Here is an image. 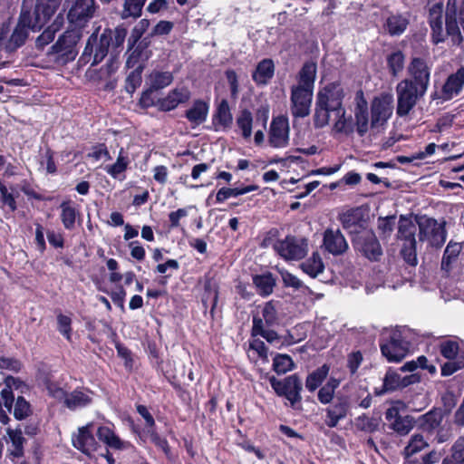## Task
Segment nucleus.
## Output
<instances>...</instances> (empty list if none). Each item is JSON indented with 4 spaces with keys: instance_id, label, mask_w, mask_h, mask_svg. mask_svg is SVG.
<instances>
[{
    "instance_id": "obj_1",
    "label": "nucleus",
    "mask_w": 464,
    "mask_h": 464,
    "mask_svg": "<svg viewBox=\"0 0 464 464\" xmlns=\"http://www.w3.org/2000/svg\"><path fill=\"white\" fill-rule=\"evenodd\" d=\"M417 230L419 240L428 242L429 246L434 248H440L447 239L446 221L439 222L434 218L416 216L414 223L411 218L401 215L396 234L400 243V256L412 267L418 265Z\"/></svg>"
},
{
    "instance_id": "obj_2",
    "label": "nucleus",
    "mask_w": 464,
    "mask_h": 464,
    "mask_svg": "<svg viewBox=\"0 0 464 464\" xmlns=\"http://www.w3.org/2000/svg\"><path fill=\"white\" fill-rule=\"evenodd\" d=\"M343 98L344 92L339 83L332 82L319 90L314 117L316 128H323L333 121L334 128L338 132L349 133L353 130L352 118L345 117Z\"/></svg>"
},
{
    "instance_id": "obj_3",
    "label": "nucleus",
    "mask_w": 464,
    "mask_h": 464,
    "mask_svg": "<svg viewBox=\"0 0 464 464\" xmlns=\"http://www.w3.org/2000/svg\"><path fill=\"white\" fill-rule=\"evenodd\" d=\"M81 38L80 29L72 28L65 31L51 47L50 55L61 64H66L75 59L78 52L76 44Z\"/></svg>"
},
{
    "instance_id": "obj_4",
    "label": "nucleus",
    "mask_w": 464,
    "mask_h": 464,
    "mask_svg": "<svg viewBox=\"0 0 464 464\" xmlns=\"http://www.w3.org/2000/svg\"><path fill=\"white\" fill-rule=\"evenodd\" d=\"M127 35V30L122 26H117L114 30L105 29L99 37V40L94 43V53L92 65L98 64L108 54L109 48L113 50L121 47Z\"/></svg>"
},
{
    "instance_id": "obj_5",
    "label": "nucleus",
    "mask_w": 464,
    "mask_h": 464,
    "mask_svg": "<svg viewBox=\"0 0 464 464\" xmlns=\"http://www.w3.org/2000/svg\"><path fill=\"white\" fill-rule=\"evenodd\" d=\"M274 250L285 260H301L308 252V242L304 237L287 236L275 242Z\"/></svg>"
},
{
    "instance_id": "obj_6",
    "label": "nucleus",
    "mask_w": 464,
    "mask_h": 464,
    "mask_svg": "<svg viewBox=\"0 0 464 464\" xmlns=\"http://www.w3.org/2000/svg\"><path fill=\"white\" fill-rule=\"evenodd\" d=\"M269 382L278 396L285 397L295 407L302 400L301 391L303 384L296 374L290 375L283 381L277 380L275 376L269 378Z\"/></svg>"
},
{
    "instance_id": "obj_7",
    "label": "nucleus",
    "mask_w": 464,
    "mask_h": 464,
    "mask_svg": "<svg viewBox=\"0 0 464 464\" xmlns=\"http://www.w3.org/2000/svg\"><path fill=\"white\" fill-rule=\"evenodd\" d=\"M405 408V404L397 401L392 403L391 407L385 411V419L390 429L398 434L407 435L414 427L415 420L411 415L401 416V411Z\"/></svg>"
},
{
    "instance_id": "obj_8",
    "label": "nucleus",
    "mask_w": 464,
    "mask_h": 464,
    "mask_svg": "<svg viewBox=\"0 0 464 464\" xmlns=\"http://www.w3.org/2000/svg\"><path fill=\"white\" fill-rule=\"evenodd\" d=\"M425 92H419V89L413 85L411 80H402L397 85V114L399 116L407 115L415 106L419 97H422Z\"/></svg>"
},
{
    "instance_id": "obj_9",
    "label": "nucleus",
    "mask_w": 464,
    "mask_h": 464,
    "mask_svg": "<svg viewBox=\"0 0 464 464\" xmlns=\"http://www.w3.org/2000/svg\"><path fill=\"white\" fill-rule=\"evenodd\" d=\"M313 90L293 86L291 89V113L295 118H304L309 115L313 99Z\"/></svg>"
},
{
    "instance_id": "obj_10",
    "label": "nucleus",
    "mask_w": 464,
    "mask_h": 464,
    "mask_svg": "<svg viewBox=\"0 0 464 464\" xmlns=\"http://www.w3.org/2000/svg\"><path fill=\"white\" fill-rule=\"evenodd\" d=\"M288 118L283 115L273 118L268 130V142L273 148H285L289 143Z\"/></svg>"
},
{
    "instance_id": "obj_11",
    "label": "nucleus",
    "mask_w": 464,
    "mask_h": 464,
    "mask_svg": "<svg viewBox=\"0 0 464 464\" xmlns=\"http://www.w3.org/2000/svg\"><path fill=\"white\" fill-rule=\"evenodd\" d=\"M62 0H37L34 12L31 14L33 32H37L58 10Z\"/></svg>"
},
{
    "instance_id": "obj_12",
    "label": "nucleus",
    "mask_w": 464,
    "mask_h": 464,
    "mask_svg": "<svg viewBox=\"0 0 464 464\" xmlns=\"http://www.w3.org/2000/svg\"><path fill=\"white\" fill-rule=\"evenodd\" d=\"M33 25L31 13L24 10L23 5L18 24L11 34L6 48L12 52L22 46L28 37V30L33 31Z\"/></svg>"
},
{
    "instance_id": "obj_13",
    "label": "nucleus",
    "mask_w": 464,
    "mask_h": 464,
    "mask_svg": "<svg viewBox=\"0 0 464 464\" xmlns=\"http://www.w3.org/2000/svg\"><path fill=\"white\" fill-rule=\"evenodd\" d=\"M408 70L413 85L419 89V92H426L430 76V69L427 63L421 58H413L408 67Z\"/></svg>"
},
{
    "instance_id": "obj_14",
    "label": "nucleus",
    "mask_w": 464,
    "mask_h": 464,
    "mask_svg": "<svg viewBox=\"0 0 464 464\" xmlns=\"http://www.w3.org/2000/svg\"><path fill=\"white\" fill-rule=\"evenodd\" d=\"M95 10V0H76L67 17L70 24L82 26L93 16Z\"/></svg>"
},
{
    "instance_id": "obj_15",
    "label": "nucleus",
    "mask_w": 464,
    "mask_h": 464,
    "mask_svg": "<svg viewBox=\"0 0 464 464\" xmlns=\"http://www.w3.org/2000/svg\"><path fill=\"white\" fill-rule=\"evenodd\" d=\"M357 234L354 242L356 248L369 260H377V243L372 229L352 230Z\"/></svg>"
},
{
    "instance_id": "obj_16",
    "label": "nucleus",
    "mask_w": 464,
    "mask_h": 464,
    "mask_svg": "<svg viewBox=\"0 0 464 464\" xmlns=\"http://www.w3.org/2000/svg\"><path fill=\"white\" fill-rule=\"evenodd\" d=\"M382 355L392 362H401L409 351V343L400 334H394L390 341L381 345Z\"/></svg>"
},
{
    "instance_id": "obj_17",
    "label": "nucleus",
    "mask_w": 464,
    "mask_h": 464,
    "mask_svg": "<svg viewBox=\"0 0 464 464\" xmlns=\"http://www.w3.org/2000/svg\"><path fill=\"white\" fill-rule=\"evenodd\" d=\"M92 423L78 429L77 432L72 436V441L74 448L86 455H91L96 451L98 443L92 434Z\"/></svg>"
},
{
    "instance_id": "obj_18",
    "label": "nucleus",
    "mask_w": 464,
    "mask_h": 464,
    "mask_svg": "<svg viewBox=\"0 0 464 464\" xmlns=\"http://www.w3.org/2000/svg\"><path fill=\"white\" fill-rule=\"evenodd\" d=\"M442 14V3L433 5L429 10V24L431 28L432 42L435 44L443 43L445 41V36L448 35L447 33H444Z\"/></svg>"
},
{
    "instance_id": "obj_19",
    "label": "nucleus",
    "mask_w": 464,
    "mask_h": 464,
    "mask_svg": "<svg viewBox=\"0 0 464 464\" xmlns=\"http://www.w3.org/2000/svg\"><path fill=\"white\" fill-rule=\"evenodd\" d=\"M190 99V92L186 87L175 88L168 95L158 102L159 109L162 111H169L179 104L187 102Z\"/></svg>"
},
{
    "instance_id": "obj_20",
    "label": "nucleus",
    "mask_w": 464,
    "mask_h": 464,
    "mask_svg": "<svg viewBox=\"0 0 464 464\" xmlns=\"http://www.w3.org/2000/svg\"><path fill=\"white\" fill-rule=\"evenodd\" d=\"M324 246L329 253L334 256L343 254L348 248V244L339 229L324 231Z\"/></svg>"
},
{
    "instance_id": "obj_21",
    "label": "nucleus",
    "mask_w": 464,
    "mask_h": 464,
    "mask_svg": "<svg viewBox=\"0 0 464 464\" xmlns=\"http://www.w3.org/2000/svg\"><path fill=\"white\" fill-rule=\"evenodd\" d=\"M355 101L354 116L356 119L357 131L362 136L369 128L368 103L362 91L356 92Z\"/></svg>"
},
{
    "instance_id": "obj_22",
    "label": "nucleus",
    "mask_w": 464,
    "mask_h": 464,
    "mask_svg": "<svg viewBox=\"0 0 464 464\" xmlns=\"http://www.w3.org/2000/svg\"><path fill=\"white\" fill-rule=\"evenodd\" d=\"M464 86V66H461L457 70L456 72L450 74L443 87V98L445 100H450L454 96L458 95Z\"/></svg>"
},
{
    "instance_id": "obj_23",
    "label": "nucleus",
    "mask_w": 464,
    "mask_h": 464,
    "mask_svg": "<svg viewBox=\"0 0 464 464\" xmlns=\"http://www.w3.org/2000/svg\"><path fill=\"white\" fill-rule=\"evenodd\" d=\"M275 74V63L272 59L260 61L252 73V79L258 86H266Z\"/></svg>"
},
{
    "instance_id": "obj_24",
    "label": "nucleus",
    "mask_w": 464,
    "mask_h": 464,
    "mask_svg": "<svg viewBox=\"0 0 464 464\" xmlns=\"http://www.w3.org/2000/svg\"><path fill=\"white\" fill-rule=\"evenodd\" d=\"M174 80L173 73L171 72L153 70L146 79V84L150 91L155 92L164 89L170 85Z\"/></svg>"
},
{
    "instance_id": "obj_25",
    "label": "nucleus",
    "mask_w": 464,
    "mask_h": 464,
    "mask_svg": "<svg viewBox=\"0 0 464 464\" xmlns=\"http://www.w3.org/2000/svg\"><path fill=\"white\" fill-rule=\"evenodd\" d=\"M409 19L401 14H391L383 24L384 30L391 35H400L407 28Z\"/></svg>"
},
{
    "instance_id": "obj_26",
    "label": "nucleus",
    "mask_w": 464,
    "mask_h": 464,
    "mask_svg": "<svg viewBox=\"0 0 464 464\" xmlns=\"http://www.w3.org/2000/svg\"><path fill=\"white\" fill-rule=\"evenodd\" d=\"M208 113V104L201 100H197L194 102L193 106L186 111V118L195 127L207 120Z\"/></svg>"
},
{
    "instance_id": "obj_27",
    "label": "nucleus",
    "mask_w": 464,
    "mask_h": 464,
    "mask_svg": "<svg viewBox=\"0 0 464 464\" xmlns=\"http://www.w3.org/2000/svg\"><path fill=\"white\" fill-rule=\"evenodd\" d=\"M96 434L101 441L111 449L123 450L129 446L128 442L122 441L109 427H99Z\"/></svg>"
},
{
    "instance_id": "obj_28",
    "label": "nucleus",
    "mask_w": 464,
    "mask_h": 464,
    "mask_svg": "<svg viewBox=\"0 0 464 464\" xmlns=\"http://www.w3.org/2000/svg\"><path fill=\"white\" fill-rule=\"evenodd\" d=\"M316 71L317 66L315 63H305L298 73V84L296 86L314 91Z\"/></svg>"
},
{
    "instance_id": "obj_29",
    "label": "nucleus",
    "mask_w": 464,
    "mask_h": 464,
    "mask_svg": "<svg viewBox=\"0 0 464 464\" xmlns=\"http://www.w3.org/2000/svg\"><path fill=\"white\" fill-rule=\"evenodd\" d=\"M92 402L91 392L89 391L74 390L67 394L64 404L70 410L85 407Z\"/></svg>"
},
{
    "instance_id": "obj_30",
    "label": "nucleus",
    "mask_w": 464,
    "mask_h": 464,
    "mask_svg": "<svg viewBox=\"0 0 464 464\" xmlns=\"http://www.w3.org/2000/svg\"><path fill=\"white\" fill-rule=\"evenodd\" d=\"M348 405L345 401H339L326 409L325 423L328 427H335L339 420L346 417Z\"/></svg>"
},
{
    "instance_id": "obj_31",
    "label": "nucleus",
    "mask_w": 464,
    "mask_h": 464,
    "mask_svg": "<svg viewBox=\"0 0 464 464\" xmlns=\"http://www.w3.org/2000/svg\"><path fill=\"white\" fill-rule=\"evenodd\" d=\"M462 250V245L458 242L450 240L445 250L441 260V269L450 271L451 264L455 262Z\"/></svg>"
},
{
    "instance_id": "obj_32",
    "label": "nucleus",
    "mask_w": 464,
    "mask_h": 464,
    "mask_svg": "<svg viewBox=\"0 0 464 464\" xmlns=\"http://www.w3.org/2000/svg\"><path fill=\"white\" fill-rule=\"evenodd\" d=\"M329 371L330 367L327 364H324L308 374L305 380L306 389L311 392H314L326 379Z\"/></svg>"
},
{
    "instance_id": "obj_33",
    "label": "nucleus",
    "mask_w": 464,
    "mask_h": 464,
    "mask_svg": "<svg viewBox=\"0 0 464 464\" xmlns=\"http://www.w3.org/2000/svg\"><path fill=\"white\" fill-rule=\"evenodd\" d=\"M420 426L423 430L431 431L438 428L442 421L441 411L438 409H433L419 418Z\"/></svg>"
},
{
    "instance_id": "obj_34",
    "label": "nucleus",
    "mask_w": 464,
    "mask_h": 464,
    "mask_svg": "<svg viewBox=\"0 0 464 464\" xmlns=\"http://www.w3.org/2000/svg\"><path fill=\"white\" fill-rule=\"evenodd\" d=\"M61 208V220L64 227V228L68 230H72L75 227V221L77 216H79L78 211L70 202H63L60 205Z\"/></svg>"
},
{
    "instance_id": "obj_35",
    "label": "nucleus",
    "mask_w": 464,
    "mask_h": 464,
    "mask_svg": "<svg viewBox=\"0 0 464 464\" xmlns=\"http://www.w3.org/2000/svg\"><path fill=\"white\" fill-rule=\"evenodd\" d=\"M302 270L311 277H316L323 273L324 266L318 253H313L312 256L301 264Z\"/></svg>"
},
{
    "instance_id": "obj_36",
    "label": "nucleus",
    "mask_w": 464,
    "mask_h": 464,
    "mask_svg": "<svg viewBox=\"0 0 464 464\" xmlns=\"http://www.w3.org/2000/svg\"><path fill=\"white\" fill-rule=\"evenodd\" d=\"M257 189L256 186L250 185L243 188H221L216 196L217 202L222 203L229 198H236Z\"/></svg>"
},
{
    "instance_id": "obj_37",
    "label": "nucleus",
    "mask_w": 464,
    "mask_h": 464,
    "mask_svg": "<svg viewBox=\"0 0 464 464\" xmlns=\"http://www.w3.org/2000/svg\"><path fill=\"white\" fill-rule=\"evenodd\" d=\"M4 407L8 410L5 405ZM11 409H13L14 416L16 420H24L32 413L30 403L22 396L18 395L16 399L14 397V401ZM12 410H10L11 411ZM10 412L9 411H7Z\"/></svg>"
},
{
    "instance_id": "obj_38",
    "label": "nucleus",
    "mask_w": 464,
    "mask_h": 464,
    "mask_svg": "<svg viewBox=\"0 0 464 464\" xmlns=\"http://www.w3.org/2000/svg\"><path fill=\"white\" fill-rule=\"evenodd\" d=\"M252 334L260 335L270 343L278 342L280 339L276 332L265 329L263 320L256 316L253 318Z\"/></svg>"
},
{
    "instance_id": "obj_39",
    "label": "nucleus",
    "mask_w": 464,
    "mask_h": 464,
    "mask_svg": "<svg viewBox=\"0 0 464 464\" xmlns=\"http://www.w3.org/2000/svg\"><path fill=\"white\" fill-rule=\"evenodd\" d=\"M429 446L428 442L424 440L421 434H413L408 445L404 448L405 458L411 460V458Z\"/></svg>"
},
{
    "instance_id": "obj_40",
    "label": "nucleus",
    "mask_w": 464,
    "mask_h": 464,
    "mask_svg": "<svg viewBox=\"0 0 464 464\" xmlns=\"http://www.w3.org/2000/svg\"><path fill=\"white\" fill-rule=\"evenodd\" d=\"M393 102V95L391 92H383L379 98V121H385L392 116Z\"/></svg>"
},
{
    "instance_id": "obj_41",
    "label": "nucleus",
    "mask_w": 464,
    "mask_h": 464,
    "mask_svg": "<svg viewBox=\"0 0 464 464\" xmlns=\"http://www.w3.org/2000/svg\"><path fill=\"white\" fill-rule=\"evenodd\" d=\"M253 117L248 110H243L237 118V125L244 139L248 140L252 135Z\"/></svg>"
},
{
    "instance_id": "obj_42",
    "label": "nucleus",
    "mask_w": 464,
    "mask_h": 464,
    "mask_svg": "<svg viewBox=\"0 0 464 464\" xmlns=\"http://www.w3.org/2000/svg\"><path fill=\"white\" fill-rule=\"evenodd\" d=\"M130 163V160L128 157L123 155V149L121 148L120 150L119 155L117 157L116 162L112 165H109L105 168L108 174H110L112 178L118 179L119 175L123 173L128 165Z\"/></svg>"
},
{
    "instance_id": "obj_43",
    "label": "nucleus",
    "mask_w": 464,
    "mask_h": 464,
    "mask_svg": "<svg viewBox=\"0 0 464 464\" xmlns=\"http://www.w3.org/2000/svg\"><path fill=\"white\" fill-rule=\"evenodd\" d=\"M277 304V302L269 301L262 308L263 318L261 319L265 321L266 325L273 326L278 323Z\"/></svg>"
},
{
    "instance_id": "obj_44",
    "label": "nucleus",
    "mask_w": 464,
    "mask_h": 464,
    "mask_svg": "<svg viewBox=\"0 0 464 464\" xmlns=\"http://www.w3.org/2000/svg\"><path fill=\"white\" fill-rule=\"evenodd\" d=\"M295 363L287 354H277L273 361V369L277 374H285L293 370Z\"/></svg>"
},
{
    "instance_id": "obj_45",
    "label": "nucleus",
    "mask_w": 464,
    "mask_h": 464,
    "mask_svg": "<svg viewBox=\"0 0 464 464\" xmlns=\"http://www.w3.org/2000/svg\"><path fill=\"white\" fill-rule=\"evenodd\" d=\"M253 282L260 295H268L273 292L275 282L271 275L256 276Z\"/></svg>"
},
{
    "instance_id": "obj_46",
    "label": "nucleus",
    "mask_w": 464,
    "mask_h": 464,
    "mask_svg": "<svg viewBox=\"0 0 464 464\" xmlns=\"http://www.w3.org/2000/svg\"><path fill=\"white\" fill-rule=\"evenodd\" d=\"M8 437L13 444L14 449L11 450V454L14 457H21L23 455V444L24 439L20 430H6Z\"/></svg>"
},
{
    "instance_id": "obj_47",
    "label": "nucleus",
    "mask_w": 464,
    "mask_h": 464,
    "mask_svg": "<svg viewBox=\"0 0 464 464\" xmlns=\"http://www.w3.org/2000/svg\"><path fill=\"white\" fill-rule=\"evenodd\" d=\"M144 4L145 0H125L121 17L123 19L130 16L135 18L139 17L141 14Z\"/></svg>"
},
{
    "instance_id": "obj_48",
    "label": "nucleus",
    "mask_w": 464,
    "mask_h": 464,
    "mask_svg": "<svg viewBox=\"0 0 464 464\" xmlns=\"http://www.w3.org/2000/svg\"><path fill=\"white\" fill-rule=\"evenodd\" d=\"M387 63L391 73L396 76L402 69L404 64V56L401 52L397 51L387 57Z\"/></svg>"
},
{
    "instance_id": "obj_49",
    "label": "nucleus",
    "mask_w": 464,
    "mask_h": 464,
    "mask_svg": "<svg viewBox=\"0 0 464 464\" xmlns=\"http://www.w3.org/2000/svg\"><path fill=\"white\" fill-rule=\"evenodd\" d=\"M120 63H121L118 55L111 53V58L107 62L106 65L101 68L99 72V79L107 80L111 78V75L115 73L116 71L119 69Z\"/></svg>"
},
{
    "instance_id": "obj_50",
    "label": "nucleus",
    "mask_w": 464,
    "mask_h": 464,
    "mask_svg": "<svg viewBox=\"0 0 464 464\" xmlns=\"http://www.w3.org/2000/svg\"><path fill=\"white\" fill-rule=\"evenodd\" d=\"M143 67L139 65L135 70H133L126 79V86L125 89L127 92L132 93L141 83V73Z\"/></svg>"
},
{
    "instance_id": "obj_51",
    "label": "nucleus",
    "mask_w": 464,
    "mask_h": 464,
    "mask_svg": "<svg viewBox=\"0 0 464 464\" xmlns=\"http://www.w3.org/2000/svg\"><path fill=\"white\" fill-rule=\"evenodd\" d=\"M353 213H357L358 215H354V218L357 222V227L362 228L361 230L366 229V225L371 218V209L368 205H362L356 208L352 209Z\"/></svg>"
},
{
    "instance_id": "obj_52",
    "label": "nucleus",
    "mask_w": 464,
    "mask_h": 464,
    "mask_svg": "<svg viewBox=\"0 0 464 464\" xmlns=\"http://www.w3.org/2000/svg\"><path fill=\"white\" fill-rule=\"evenodd\" d=\"M459 346L455 341L447 340L440 344L441 355L449 360H453L459 353Z\"/></svg>"
},
{
    "instance_id": "obj_53",
    "label": "nucleus",
    "mask_w": 464,
    "mask_h": 464,
    "mask_svg": "<svg viewBox=\"0 0 464 464\" xmlns=\"http://www.w3.org/2000/svg\"><path fill=\"white\" fill-rule=\"evenodd\" d=\"M396 225L395 216H387L383 218H379V230H381V237L382 239L390 237Z\"/></svg>"
},
{
    "instance_id": "obj_54",
    "label": "nucleus",
    "mask_w": 464,
    "mask_h": 464,
    "mask_svg": "<svg viewBox=\"0 0 464 464\" xmlns=\"http://www.w3.org/2000/svg\"><path fill=\"white\" fill-rule=\"evenodd\" d=\"M217 119L223 126H227L232 122V115L228 103L226 100L221 101L217 111Z\"/></svg>"
},
{
    "instance_id": "obj_55",
    "label": "nucleus",
    "mask_w": 464,
    "mask_h": 464,
    "mask_svg": "<svg viewBox=\"0 0 464 464\" xmlns=\"http://www.w3.org/2000/svg\"><path fill=\"white\" fill-rule=\"evenodd\" d=\"M401 376L395 372L389 371L383 380V390L387 392L401 388Z\"/></svg>"
},
{
    "instance_id": "obj_56",
    "label": "nucleus",
    "mask_w": 464,
    "mask_h": 464,
    "mask_svg": "<svg viewBox=\"0 0 464 464\" xmlns=\"http://www.w3.org/2000/svg\"><path fill=\"white\" fill-rule=\"evenodd\" d=\"M464 368V357H459L455 361H450L445 362L441 366V375L450 376L457 371Z\"/></svg>"
},
{
    "instance_id": "obj_57",
    "label": "nucleus",
    "mask_w": 464,
    "mask_h": 464,
    "mask_svg": "<svg viewBox=\"0 0 464 464\" xmlns=\"http://www.w3.org/2000/svg\"><path fill=\"white\" fill-rule=\"evenodd\" d=\"M356 426L362 430L372 432L375 430L377 423L374 419L362 415L356 420Z\"/></svg>"
},
{
    "instance_id": "obj_58",
    "label": "nucleus",
    "mask_w": 464,
    "mask_h": 464,
    "mask_svg": "<svg viewBox=\"0 0 464 464\" xmlns=\"http://www.w3.org/2000/svg\"><path fill=\"white\" fill-rule=\"evenodd\" d=\"M281 276L283 283L286 287H293L297 290L303 286V282L297 276L287 271H282Z\"/></svg>"
},
{
    "instance_id": "obj_59",
    "label": "nucleus",
    "mask_w": 464,
    "mask_h": 464,
    "mask_svg": "<svg viewBox=\"0 0 464 464\" xmlns=\"http://www.w3.org/2000/svg\"><path fill=\"white\" fill-rule=\"evenodd\" d=\"M71 322V318L66 315L60 314L57 316L58 330L67 339L70 338Z\"/></svg>"
},
{
    "instance_id": "obj_60",
    "label": "nucleus",
    "mask_w": 464,
    "mask_h": 464,
    "mask_svg": "<svg viewBox=\"0 0 464 464\" xmlns=\"http://www.w3.org/2000/svg\"><path fill=\"white\" fill-rule=\"evenodd\" d=\"M55 33L53 29L47 27L42 34H40L36 39V46L38 48H43L49 43H51L54 38Z\"/></svg>"
},
{
    "instance_id": "obj_61",
    "label": "nucleus",
    "mask_w": 464,
    "mask_h": 464,
    "mask_svg": "<svg viewBox=\"0 0 464 464\" xmlns=\"http://www.w3.org/2000/svg\"><path fill=\"white\" fill-rule=\"evenodd\" d=\"M362 361V355L359 351L349 354L348 361H347V366L350 369L351 373L353 374L356 372Z\"/></svg>"
},
{
    "instance_id": "obj_62",
    "label": "nucleus",
    "mask_w": 464,
    "mask_h": 464,
    "mask_svg": "<svg viewBox=\"0 0 464 464\" xmlns=\"http://www.w3.org/2000/svg\"><path fill=\"white\" fill-rule=\"evenodd\" d=\"M250 349L256 352L258 356L262 358L263 360L267 361V353L268 349L266 346L265 343L263 341H260L258 339L253 340L250 343Z\"/></svg>"
},
{
    "instance_id": "obj_63",
    "label": "nucleus",
    "mask_w": 464,
    "mask_h": 464,
    "mask_svg": "<svg viewBox=\"0 0 464 464\" xmlns=\"http://www.w3.org/2000/svg\"><path fill=\"white\" fill-rule=\"evenodd\" d=\"M227 80L230 86L231 96L236 98L238 94V81L235 71L228 70L226 72Z\"/></svg>"
},
{
    "instance_id": "obj_64",
    "label": "nucleus",
    "mask_w": 464,
    "mask_h": 464,
    "mask_svg": "<svg viewBox=\"0 0 464 464\" xmlns=\"http://www.w3.org/2000/svg\"><path fill=\"white\" fill-rule=\"evenodd\" d=\"M440 459V454L435 451L431 450L429 453L425 454L421 457L420 460H409L408 464H434Z\"/></svg>"
}]
</instances>
